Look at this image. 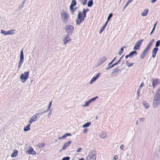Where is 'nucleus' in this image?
<instances>
[{
    "mask_svg": "<svg viewBox=\"0 0 160 160\" xmlns=\"http://www.w3.org/2000/svg\"><path fill=\"white\" fill-rule=\"evenodd\" d=\"M88 131V129L85 128L83 130V132L84 133H86Z\"/></svg>",
    "mask_w": 160,
    "mask_h": 160,
    "instance_id": "nucleus-51",
    "label": "nucleus"
},
{
    "mask_svg": "<svg viewBox=\"0 0 160 160\" xmlns=\"http://www.w3.org/2000/svg\"><path fill=\"white\" fill-rule=\"evenodd\" d=\"M107 24V22H106L104 25L102 27L99 32V33L100 34L103 31L105 28H106Z\"/></svg>",
    "mask_w": 160,
    "mask_h": 160,
    "instance_id": "nucleus-27",
    "label": "nucleus"
},
{
    "mask_svg": "<svg viewBox=\"0 0 160 160\" xmlns=\"http://www.w3.org/2000/svg\"><path fill=\"white\" fill-rule=\"evenodd\" d=\"M155 29L154 28H153L151 32L150 33V35H151L152 33L153 32V31H154Z\"/></svg>",
    "mask_w": 160,
    "mask_h": 160,
    "instance_id": "nucleus-56",
    "label": "nucleus"
},
{
    "mask_svg": "<svg viewBox=\"0 0 160 160\" xmlns=\"http://www.w3.org/2000/svg\"><path fill=\"white\" fill-rule=\"evenodd\" d=\"M133 63H129L128 64L127 66L128 67H132L133 66Z\"/></svg>",
    "mask_w": 160,
    "mask_h": 160,
    "instance_id": "nucleus-50",
    "label": "nucleus"
},
{
    "mask_svg": "<svg viewBox=\"0 0 160 160\" xmlns=\"http://www.w3.org/2000/svg\"><path fill=\"white\" fill-rule=\"evenodd\" d=\"M98 97L97 96L94 98H92L87 101H86L85 102V104L82 106V107H87L89 106V104L92 102L95 101L96 99L98 98Z\"/></svg>",
    "mask_w": 160,
    "mask_h": 160,
    "instance_id": "nucleus-14",
    "label": "nucleus"
},
{
    "mask_svg": "<svg viewBox=\"0 0 160 160\" xmlns=\"http://www.w3.org/2000/svg\"><path fill=\"white\" fill-rule=\"evenodd\" d=\"M100 74V73H98L96 75L95 77H93L90 80V84H91L94 82L99 77Z\"/></svg>",
    "mask_w": 160,
    "mask_h": 160,
    "instance_id": "nucleus-18",
    "label": "nucleus"
},
{
    "mask_svg": "<svg viewBox=\"0 0 160 160\" xmlns=\"http://www.w3.org/2000/svg\"><path fill=\"white\" fill-rule=\"evenodd\" d=\"M79 160H84V159L83 158H81Z\"/></svg>",
    "mask_w": 160,
    "mask_h": 160,
    "instance_id": "nucleus-63",
    "label": "nucleus"
},
{
    "mask_svg": "<svg viewBox=\"0 0 160 160\" xmlns=\"http://www.w3.org/2000/svg\"><path fill=\"white\" fill-rule=\"evenodd\" d=\"M89 11V9H83L82 12L79 11L77 17L75 20L76 24L77 26H79L82 22L86 17V13Z\"/></svg>",
    "mask_w": 160,
    "mask_h": 160,
    "instance_id": "nucleus-1",
    "label": "nucleus"
},
{
    "mask_svg": "<svg viewBox=\"0 0 160 160\" xmlns=\"http://www.w3.org/2000/svg\"><path fill=\"white\" fill-rule=\"evenodd\" d=\"M116 57H115L112 60V61L110 62H109L108 64V66H109V65H111L114 61L116 59Z\"/></svg>",
    "mask_w": 160,
    "mask_h": 160,
    "instance_id": "nucleus-45",
    "label": "nucleus"
},
{
    "mask_svg": "<svg viewBox=\"0 0 160 160\" xmlns=\"http://www.w3.org/2000/svg\"><path fill=\"white\" fill-rule=\"evenodd\" d=\"M32 81H33V80H31V81H30V82H31V83H32Z\"/></svg>",
    "mask_w": 160,
    "mask_h": 160,
    "instance_id": "nucleus-64",
    "label": "nucleus"
},
{
    "mask_svg": "<svg viewBox=\"0 0 160 160\" xmlns=\"http://www.w3.org/2000/svg\"><path fill=\"white\" fill-rule=\"evenodd\" d=\"M129 57H130V56H129V54H128V55H126L125 56V57L126 59H127V58H128Z\"/></svg>",
    "mask_w": 160,
    "mask_h": 160,
    "instance_id": "nucleus-58",
    "label": "nucleus"
},
{
    "mask_svg": "<svg viewBox=\"0 0 160 160\" xmlns=\"http://www.w3.org/2000/svg\"><path fill=\"white\" fill-rule=\"evenodd\" d=\"M160 83V81L159 79H153L152 80V84L153 88L159 83Z\"/></svg>",
    "mask_w": 160,
    "mask_h": 160,
    "instance_id": "nucleus-17",
    "label": "nucleus"
},
{
    "mask_svg": "<svg viewBox=\"0 0 160 160\" xmlns=\"http://www.w3.org/2000/svg\"><path fill=\"white\" fill-rule=\"evenodd\" d=\"M145 119L144 118H139V120L141 122H142L144 121Z\"/></svg>",
    "mask_w": 160,
    "mask_h": 160,
    "instance_id": "nucleus-48",
    "label": "nucleus"
},
{
    "mask_svg": "<svg viewBox=\"0 0 160 160\" xmlns=\"http://www.w3.org/2000/svg\"><path fill=\"white\" fill-rule=\"evenodd\" d=\"M114 64H113V65H112V66H110V65H109V66L107 68H106V70H108L109 69L111 68H113V67H114Z\"/></svg>",
    "mask_w": 160,
    "mask_h": 160,
    "instance_id": "nucleus-49",
    "label": "nucleus"
},
{
    "mask_svg": "<svg viewBox=\"0 0 160 160\" xmlns=\"http://www.w3.org/2000/svg\"><path fill=\"white\" fill-rule=\"evenodd\" d=\"M58 140H60V139H62V137H59L58 138Z\"/></svg>",
    "mask_w": 160,
    "mask_h": 160,
    "instance_id": "nucleus-61",
    "label": "nucleus"
},
{
    "mask_svg": "<svg viewBox=\"0 0 160 160\" xmlns=\"http://www.w3.org/2000/svg\"><path fill=\"white\" fill-rule=\"evenodd\" d=\"M18 151L16 150H14L12 153L11 155V157L12 158H14L16 157L18 155Z\"/></svg>",
    "mask_w": 160,
    "mask_h": 160,
    "instance_id": "nucleus-25",
    "label": "nucleus"
},
{
    "mask_svg": "<svg viewBox=\"0 0 160 160\" xmlns=\"http://www.w3.org/2000/svg\"><path fill=\"white\" fill-rule=\"evenodd\" d=\"M71 143L72 141H69L64 143L62 146V149L60 150V151L66 149Z\"/></svg>",
    "mask_w": 160,
    "mask_h": 160,
    "instance_id": "nucleus-16",
    "label": "nucleus"
},
{
    "mask_svg": "<svg viewBox=\"0 0 160 160\" xmlns=\"http://www.w3.org/2000/svg\"><path fill=\"white\" fill-rule=\"evenodd\" d=\"M26 0H23V1L21 5L19 6V8H21L23 7V5H24V3H25V2H26Z\"/></svg>",
    "mask_w": 160,
    "mask_h": 160,
    "instance_id": "nucleus-47",
    "label": "nucleus"
},
{
    "mask_svg": "<svg viewBox=\"0 0 160 160\" xmlns=\"http://www.w3.org/2000/svg\"><path fill=\"white\" fill-rule=\"evenodd\" d=\"M144 86V84L143 82H142L140 86L138 88H139L140 89V88Z\"/></svg>",
    "mask_w": 160,
    "mask_h": 160,
    "instance_id": "nucleus-54",
    "label": "nucleus"
},
{
    "mask_svg": "<svg viewBox=\"0 0 160 160\" xmlns=\"http://www.w3.org/2000/svg\"><path fill=\"white\" fill-rule=\"evenodd\" d=\"M93 1L92 0H90L88 1V7H91L93 5Z\"/></svg>",
    "mask_w": 160,
    "mask_h": 160,
    "instance_id": "nucleus-34",
    "label": "nucleus"
},
{
    "mask_svg": "<svg viewBox=\"0 0 160 160\" xmlns=\"http://www.w3.org/2000/svg\"><path fill=\"white\" fill-rule=\"evenodd\" d=\"M40 115L41 114H39L38 113H35L30 118L28 122L31 124L33 122L37 121L39 118Z\"/></svg>",
    "mask_w": 160,
    "mask_h": 160,
    "instance_id": "nucleus-7",
    "label": "nucleus"
},
{
    "mask_svg": "<svg viewBox=\"0 0 160 160\" xmlns=\"http://www.w3.org/2000/svg\"><path fill=\"white\" fill-rule=\"evenodd\" d=\"M137 54V52L135 51H133L130 53L129 54V55L130 56V57L132 58L133 55H136Z\"/></svg>",
    "mask_w": 160,
    "mask_h": 160,
    "instance_id": "nucleus-28",
    "label": "nucleus"
},
{
    "mask_svg": "<svg viewBox=\"0 0 160 160\" xmlns=\"http://www.w3.org/2000/svg\"><path fill=\"white\" fill-rule=\"evenodd\" d=\"M82 150V148H78L77 149L76 151L77 152H80Z\"/></svg>",
    "mask_w": 160,
    "mask_h": 160,
    "instance_id": "nucleus-52",
    "label": "nucleus"
},
{
    "mask_svg": "<svg viewBox=\"0 0 160 160\" xmlns=\"http://www.w3.org/2000/svg\"><path fill=\"white\" fill-rule=\"evenodd\" d=\"M143 41V39L138 41L136 42L135 44V45L133 48V49L135 50H138L139 49L142 43V42Z\"/></svg>",
    "mask_w": 160,
    "mask_h": 160,
    "instance_id": "nucleus-15",
    "label": "nucleus"
},
{
    "mask_svg": "<svg viewBox=\"0 0 160 160\" xmlns=\"http://www.w3.org/2000/svg\"><path fill=\"white\" fill-rule=\"evenodd\" d=\"M125 147V146L123 144H122L120 146V149L121 150H123Z\"/></svg>",
    "mask_w": 160,
    "mask_h": 160,
    "instance_id": "nucleus-43",
    "label": "nucleus"
},
{
    "mask_svg": "<svg viewBox=\"0 0 160 160\" xmlns=\"http://www.w3.org/2000/svg\"><path fill=\"white\" fill-rule=\"evenodd\" d=\"M69 35H66L62 39L63 44L64 45H66L67 44L69 43L71 41V39L69 37Z\"/></svg>",
    "mask_w": 160,
    "mask_h": 160,
    "instance_id": "nucleus-12",
    "label": "nucleus"
},
{
    "mask_svg": "<svg viewBox=\"0 0 160 160\" xmlns=\"http://www.w3.org/2000/svg\"><path fill=\"white\" fill-rule=\"evenodd\" d=\"M77 8L76 7L74 8L73 7H70V9L71 14L73 15L74 14V12L76 11Z\"/></svg>",
    "mask_w": 160,
    "mask_h": 160,
    "instance_id": "nucleus-26",
    "label": "nucleus"
},
{
    "mask_svg": "<svg viewBox=\"0 0 160 160\" xmlns=\"http://www.w3.org/2000/svg\"><path fill=\"white\" fill-rule=\"evenodd\" d=\"M112 15H113V14H112V13H110L108 17L107 21L106 22H107V23H108L109 21L110 20V18L112 17Z\"/></svg>",
    "mask_w": 160,
    "mask_h": 160,
    "instance_id": "nucleus-37",
    "label": "nucleus"
},
{
    "mask_svg": "<svg viewBox=\"0 0 160 160\" xmlns=\"http://www.w3.org/2000/svg\"><path fill=\"white\" fill-rule=\"evenodd\" d=\"M118 156L117 155H115L112 158V160H118Z\"/></svg>",
    "mask_w": 160,
    "mask_h": 160,
    "instance_id": "nucleus-42",
    "label": "nucleus"
},
{
    "mask_svg": "<svg viewBox=\"0 0 160 160\" xmlns=\"http://www.w3.org/2000/svg\"><path fill=\"white\" fill-rule=\"evenodd\" d=\"M22 49L20 51V59L18 64V68L19 69L21 67L24 62V55Z\"/></svg>",
    "mask_w": 160,
    "mask_h": 160,
    "instance_id": "nucleus-9",
    "label": "nucleus"
},
{
    "mask_svg": "<svg viewBox=\"0 0 160 160\" xmlns=\"http://www.w3.org/2000/svg\"><path fill=\"white\" fill-rule=\"evenodd\" d=\"M26 153L28 154L35 155L36 154V152L33 150L31 146H29L26 148L25 149Z\"/></svg>",
    "mask_w": 160,
    "mask_h": 160,
    "instance_id": "nucleus-11",
    "label": "nucleus"
},
{
    "mask_svg": "<svg viewBox=\"0 0 160 160\" xmlns=\"http://www.w3.org/2000/svg\"><path fill=\"white\" fill-rule=\"evenodd\" d=\"M148 12V10L147 9H144L142 12L141 15L143 17L146 16Z\"/></svg>",
    "mask_w": 160,
    "mask_h": 160,
    "instance_id": "nucleus-24",
    "label": "nucleus"
},
{
    "mask_svg": "<svg viewBox=\"0 0 160 160\" xmlns=\"http://www.w3.org/2000/svg\"><path fill=\"white\" fill-rule=\"evenodd\" d=\"M79 1L83 5H85L86 4L87 0H79Z\"/></svg>",
    "mask_w": 160,
    "mask_h": 160,
    "instance_id": "nucleus-38",
    "label": "nucleus"
},
{
    "mask_svg": "<svg viewBox=\"0 0 160 160\" xmlns=\"http://www.w3.org/2000/svg\"><path fill=\"white\" fill-rule=\"evenodd\" d=\"M157 0H151V2L152 3H154Z\"/></svg>",
    "mask_w": 160,
    "mask_h": 160,
    "instance_id": "nucleus-57",
    "label": "nucleus"
},
{
    "mask_svg": "<svg viewBox=\"0 0 160 160\" xmlns=\"http://www.w3.org/2000/svg\"><path fill=\"white\" fill-rule=\"evenodd\" d=\"M155 96L160 97V88H159L157 91Z\"/></svg>",
    "mask_w": 160,
    "mask_h": 160,
    "instance_id": "nucleus-33",
    "label": "nucleus"
},
{
    "mask_svg": "<svg viewBox=\"0 0 160 160\" xmlns=\"http://www.w3.org/2000/svg\"><path fill=\"white\" fill-rule=\"evenodd\" d=\"M119 69L118 68H116L113 70L112 72V74L117 73L119 72Z\"/></svg>",
    "mask_w": 160,
    "mask_h": 160,
    "instance_id": "nucleus-35",
    "label": "nucleus"
},
{
    "mask_svg": "<svg viewBox=\"0 0 160 160\" xmlns=\"http://www.w3.org/2000/svg\"><path fill=\"white\" fill-rule=\"evenodd\" d=\"M96 154L94 151H91L88 154L86 158V160H96Z\"/></svg>",
    "mask_w": 160,
    "mask_h": 160,
    "instance_id": "nucleus-6",
    "label": "nucleus"
},
{
    "mask_svg": "<svg viewBox=\"0 0 160 160\" xmlns=\"http://www.w3.org/2000/svg\"><path fill=\"white\" fill-rule=\"evenodd\" d=\"M156 24H157V22H156L154 24V26H153V28H155L156 27Z\"/></svg>",
    "mask_w": 160,
    "mask_h": 160,
    "instance_id": "nucleus-59",
    "label": "nucleus"
},
{
    "mask_svg": "<svg viewBox=\"0 0 160 160\" xmlns=\"http://www.w3.org/2000/svg\"><path fill=\"white\" fill-rule=\"evenodd\" d=\"M123 48L122 47L121 48L119 52H118V54L120 55H121L122 53L123 52Z\"/></svg>",
    "mask_w": 160,
    "mask_h": 160,
    "instance_id": "nucleus-41",
    "label": "nucleus"
},
{
    "mask_svg": "<svg viewBox=\"0 0 160 160\" xmlns=\"http://www.w3.org/2000/svg\"><path fill=\"white\" fill-rule=\"evenodd\" d=\"M160 103V97L154 96L153 101V106L154 108L157 107Z\"/></svg>",
    "mask_w": 160,
    "mask_h": 160,
    "instance_id": "nucleus-10",
    "label": "nucleus"
},
{
    "mask_svg": "<svg viewBox=\"0 0 160 160\" xmlns=\"http://www.w3.org/2000/svg\"><path fill=\"white\" fill-rule=\"evenodd\" d=\"M160 45V41L159 40H158L157 41L156 43V44L155 45V47L157 48L159 47Z\"/></svg>",
    "mask_w": 160,
    "mask_h": 160,
    "instance_id": "nucleus-40",
    "label": "nucleus"
},
{
    "mask_svg": "<svg viewBox=\"0 0 160 160\" xmlns=\"http://www.w3.org/2000/svg\"><path fill=\"white\" fill-rule=\"evenodd\" d=\"M70 158L69 157L67 156L63 158L62 160H69Z\"/></svg>",
    "mask_w": 160,
    "mask_h": 160,
    "instance_id": "nucleus-46",
    "label": "nucleus"
},
{
    "mask_svg": "<svg viewBox=\"0 0 160 160\" xmlns=\"http://www.w3.org/2000/svg\"><path fill=\"white\" fill-rule=\"evenodd\" d=\"M128 5V3H126L125 5L124 6L123 8V9L122 10V11H124V10L126 8Z\"/></svg>",
    "mask_w": 160,
    "mask_h": 160,
    "instance_id": "nucleus-55",
    "label": "nucleus"
},
{
    "mask_svg": "<svg viewBox=\"0 0 160 160\" xmlns=\"http://www.w3.org/2000/svg\"><path fill=\"white\" fill-rule=\"evenodd\" d=\"M29 71H26L20 75V79L22 83H24L29 78Z\"/></svg>",
    "mask_w": 160,
    "mask_h": 160,
    "instance_id": "nucleus-5",
    "label": "nucleus"
},
{
    "mask_svg": "<svg viewBox=\"0 0 160 160\" xmlns=\"http://www.w3.org/2000/svg\"><path fill=\"white\" fill-rule=\"evenodd\" d=\"M123 55H122L119 59L118 60V61L117 62H115V63H114V64H113L114 65V66L117 65L119 63V62H120L122 58L123 57Z\"/></svg>",
    "mask_w": 160,
    "mask_h": 160,
    "instance_id": "nucleus-39",
    "label": "nucleus"
},
{
    "mask_svg": "<svg viewBox=\"0 0 160 160\" xmlns=\"http://www.w3.org/2000/svg\"><path fill=\"white\" fill-rule=\"evenodd\" d=\"M91 124V122H88L84 124L82 126V127L83 128H86L87 127H89L90 125Z\"/></svg>",
    "mask_w": 160,
    "mask_h": 160,
    "instance_id": "nucleus-30",
    "label": "nucleus"
},
{
    "mask_svg": "<svg viewBox=\"0 0 160 160\" xmlns=\"http://www.w3.org/2000/svg\"><path fill=\"white\" fill-rule=\"evenodd\" d=\"M99 137L102 139H104L107 137V134L106 132H102L99 135Z\"/></svg>",
    "mask_w": 160,
    "mask_h": 160,
    "instance_id": "nucleus-20",
    "label": "nucleus"
},
{
    "mask_svg": "<svg viewBox=\"0 0 160 160\" xmlns=\"http://www.w3.org/2000/svg\"><path fill=\"white\" fill-rule=\"evenodd\" d=\"M72 135V134L70 133H65L62 137L63 139L66 138V137L67 136H71Z\"/></svg>",
    "mask_w": 160,
    "mask_h": 160,
    "instance_id": "nucleus-29",
    "label": "nucleus"
},
{
    "mask_svg": "<svg viewBox=\"0 0 160 160\" xmlns=\"http://www.w3.org/2000/svg\"><path fill=\"white\" fill-rule=\"evenodd\" d=\"M158 50V48L155 47L152 50V57L154 58L156 56V54Z\"/></svg>",
    "mask_w": 160,
    "mask_h": 160,
    "instance_id": "nucleus-19",
    "label": "nucleus"
},
{
    "mask_svg": "<svg viewBox=\"0 0 160 160\" xmlns=\"http://www.w3.org/2000/svg\"><path fill=\"white\" fill-rule=\"evenodd\" d=\"M107 59V58L105 56H103L100 58L97 62V66H99L102 64L106 61Z\"/></svg>",
    "mask_w": 160,
    "mask_h": 160,
    "instance_id": "nucleus-13",
    "label": "nucleus"
},
{
    "mask_svg": "<svg viewBox=\"0 0 160 160\" xmlns=\"http://www.w3.org/2000/svg\"><path fill=\"white\" fill-rule=\"evenodd\" d=\"M61 19L62 22L65 24L67 23L69 18V15L65 11H63L61 13Z\"/></svg>",
    "mask_w": 160,
    "mask_h": 160,
    "instance_id": "nucleus-3",
    "label": "nucleus"
},
{
    "mask_svg": "<svg viewBox=\"0 0 160 160\" xmlns=\"http://www.w3.org/2000/svg\"><path fill=\"white\" fill-rule=\"evenodd\" d=\"M154 41V40L152 39L149 42L146 48L140 55V58L141 59H143L148 54Z\"/></svg>",
    "mask_w": 160,
    "mask_h": 160,
    "instance_id": "nucleus-2",
    "label": "nucleus"
},
{
    "mask_svg": "<svg viewBox=\"0 0 160 160\" xmlns=\"http://www.w3.org/2000/svg\"><path fill=\"white\" fill-rule=\"evenodd\" d=\"M31 124H30L29 122H28V124L24 128L23 131L24 132H27L29 131L30 130V126Z\"/></svg>",
    "mask_w": 160,
    "mask_h": 160,
    "instance_id": "nucleus-23",
    "label": "nucleus"
},
{
    "mask_svg": "<svg viewBox=\"0 0 160 160\" xmlns=\"http://www.w3.org/2000/svg\"><path fill=\"white\" fill-rule=\"evenodd\" d=\"M138 121H137L136 123V125H137L138 124Z\"/></svg>",
    "mask_w": 160,
    "mask_h": 160,
    "instance_id": "nucleus-62",
    "label": "nucleus"
},
{
    "mask_svg": "<svg viewBox=\"0 0 160 160\" xmlns=\"http://www.w3.org/2000/svg\"><path fill=\"white\" fill-rule=\"evenodd\" d=\"M76 5V2L75 0H72L71 2V3L70 5V7H73L75 6Z\"/></svg>",
    "mask_w": 160,
    "mask_h": 160,
    "instance_id": "nucleus-32",
    "label": "nucleus"
},
{
    "mask_svg": "<svg viewBox=\"0 0 160 160\" xmlns=\"http://www.w3.org/2000/svg\"><path fill=\"white\" fill-rule=\"evenodd\" d=\"M142 104L146 109H148L149 107V104L146 101H142Z\"/></svg>",
    "mask_w": 160,
    "mask_h": 160,
    "instance_id": "nucleus-21",
    "label": "nucleus"
},
{
    "mask_svg": "<svg viewBox=\"0 0 160 160\" xmlns=\"http://www.w3.org/2000/svg\"><path fill=\"white\" fill-rule=\"evenodd\" d=\"M140 89L139 88H138V89L137 90V96H136L137 99H138V98L140 96Z\"/></svg>",
    "mask_w": 160,
    "mask_h": 160,
    "instance_id": "nucleus-31",
    "label": "nucleus"
},
{
    "mask_svg": "<svg viewBox=\"0 0 160 160\" xmlns=\"http://www.w3.org/2000/svg\"><path fill=\"white\" fill-rule=\"evenodd\" d=\"M49 112L47 115V116L48 118H49L51 117L52 109H50V110H49Z\"/></svg>",
    "mask_w": 160,
    "mask_h": 160,
    "instance_id": "nucleus-44",
    "label": "nucleus"
},
{
    "mask_svg": "<svg viewBox=\"0 0 160 160\" xmlns=\"http://www.w3.org/2000/svg\"><path fill=\"white\" fill-rule=\"evenodd\" d=\"M45 145L44 143H41L38 145V147L40 148H42L43 147L45 146Z\"/></svg>",
    "mask_w": 160,
    "mask_h": 160,
    "instance_id": "nucleus-36",
    "label": "nucleus"
},
{
    "mask_svg": "<svg viewBox=\"0 0 160 160\" xmlns=\"http://www.w3.org/2000/svg\"><path fill=\"white\" fill-rule=\"evenodd\" d=\"M52 101H50L49 102V104H48V108H47V110L45 111H44L43 112L41 113V115L42 114H43L44 113H46V112H48L49 110H50L51 109H50V108L51 107V105H52Z\"/></svg>",
    "mask_w": 160,
    "mask_h": 160,
    "instance_id": "nucleus-22",
    "label": "nucleus"
},
{
    "mask_svg": "<svg viewBox=\"0 0 160 160\" xmlns=\"http://www.w3.org/2000/svg\"><path fill=\"white\" fill-rule=\"evenodd\" d=\"M16 31V30L15 29H11L7 31L2 29L0 31V33L4 36L12 35L14 34Z\"/></svg>",
    "mask_w": 160,
    "mask_h": 160,
    "instance_id": "nucleus-8",
    "label": "nucleus"
},
{
    "mask_svg": "<svg viewBox=\"0 0 160 160\" xmlns=\"http://www.w3.org/2000/svg\"><path fill=\"white\" fill-rule=\"evenodd\" d=\"M64 29L67 33V35H70L73 32L74 27L72 25H67L65 26Z\"/></svg>",
    "mask_w": 160,
    "mask_h": 160,
    "instance_id": "nucleus-4",
    "label": "nucleus"
},
{
    "mask_svg": "<svg viewBox=\"0 0 160 160\" xmlns=\"http://www.w3.org/2000/svg\"><path fill=\"white\" fill-rule=\"evenodd\" d=\"M126 64H127V66L128 64L129 63V62L128 61H127L126 62Z\"/></svg>",
    "mask_w": 160,
    "mask_h": 160,
    "instance_id": "nucleus-60",
    "label": "nucleus"
},
{
    "mask_svg": "<svg viewBox=\"0 0 160 160\" xmlns=\"http://www.w3.org/2000/svg\"><path fill=\"white\" fill-rule=\"evenodd\" d=\"M133 0H128L127 3H128V4H129L130 3H131Z\"/></svg>",
    "mask_w": 160,
    "mask_h": 160,
    "instance_id": "nucleus-53",
    "label": "nucleus"
}]
</instances>
